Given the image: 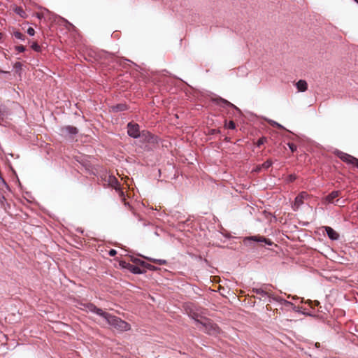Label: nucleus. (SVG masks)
<instances>
[{
    "label": "nucleus",
    "instance_id": "obj_19",
    "mask_svg": "<svg viewBox=\"0 0 358 358\" xmlns=\"http://www.w3.org/2000/svg\"><path fill=\"white\" fill-rule=\"evenodd\" d=\"M161 142L162 139L158 136L152 134L148 144H150L152 148H155Z\"/></svg>",
    "mask_w": 358,
    "mask_h": 358
},
{
    "label": "nucleus",
    "instance_id": "obj_37",
    "mask_svg": "<svg viewBox=\"0 0 358 358\" xmlns=\"http://www.w3.org/2000/svg\"><path fill=\"white\" fill-rule=\"evenodd\" d=\"M31 48L36 52L41 51V47L36 43H34L31 45Z\"/></svg>",
    "mask_w": 358,
    "mask_h": 358
},
{
    "label": "nucleus",
    "instance_id": "obj_50",
    "mask_svg": "<svg viewBox=\"0 0 358 358\" xmlns=\"http://www.w3.org/2000/svg\"><path fill=\"white\" fill-rule=\"evenodd\" d=\"M155 234L158 236V233L157 231L155 232Z\"/></svg>",
    "mask_w": 358,
    "mask_h": 358
},
{
    "label": "nucleus",
    "instance_id": "obj_41",
    "mask_svg": "<svg viewBox=\"0 0 358 358\" xmlns=\"http://www.w3.org/2000/svg\"><path fill=\"white\" fill-rule=\"evenodd\" d=\"M262 165H257L255 168L254 171L259 173V172H260L262 171Z\"/></svg>",
    "mask_w": 358,
    "mask_h": 358
},
{
    "label": "nucleus",
    "instance_id": "obj_1",
    "mask_svg": "<svg viewBox=\"0 0 358 358\" xmlns=\"http://www.w3.org/2000/svg\"><path fill=\"white\" fill-rule=\"evenodd\" d=\"M108 324L115 329L120 332L127 331L130 330L131 325L124 320H122L117 316L111 315L107 318L106 322Z\"/></svg>",
    "mask_w": 358,
    "mask_h": 358
},
{
    "label": "nucleus",
    "instance_id": "obj_43",
    "mask_svg": "<svg viewBox=\"0 0 358 358\" xmlns=\"http://www.w3.org/2000/svg\"><path fill=\"white\" fill-rule=\"evenodd\" d=\"M189 220H190V219L187 218L185 221L182 222L181 223H182V224H184V225L189 226Z\"/></svg>",
    "mask_w": 358,
    "mask_h": 358
},
{
    "label": "nucleus",
    "instance_id": "obj_38",
    "mask_svg": "<svg viewBox=\"0 0 358 358\" xmlns=\"http://www.w3.org/2000/svg\"><path fill=\"white\" fill-rule=\"evenodd\" d=\"M15 50L19 52H23L25 51L26 48L24 45H20L15 47Z\"/></svg>",
    "mask_w": 358,
    "mask_h": 358
},
{
    "label": "nucleus",
    "instance_id": "obj_36",
    "mask_svg": "<svg viewBox=\"0 0 358 358\" xmlns=\"http://www.w3.org/2000/svg\"><path fill=\"white\" fill-rule=\"evenodd\" d=\"M220 130L218 129H210L208 130V134H210V135H214V134H220Z\"/></svg>",
    "mask_w": 358,
    "mask_h": 358
},
{
    "label": "nucleus",
    "instance_id": "obj_6",
    "mask_svg": "<svg viewBox=\"0 0 358 358\" xmlns=\"http://www.w3.org/2000/svg\"><path fill=\"white\" fill-rule=\"evenodd\" d=\"M213 102L217 105L222 107L224 109L230 108L232 110V114L235 115V113L241 114V110L236 107L234 104L229 101L228 100L221 97L217 96L213 99Z\"/></svg>",
    "mask_w": 358,
    "mask_h": 358
},
{
    "label": "nucleus",
    "instance_id": "obj_31",
    "mask_svg": "<svg viewBox=\"0 0 358 358\" xmlns=\"http://www.w3.org/2000/svg\"><path fill=\"white\" fill-rule=\"evenodd\" d=\"M287 145L292 153L295 152L297 150V146L293 143L288 142Z\"/></svg>",
    "mask_w": 358,
    "mask_h": 358
},
{
    "label": "nucleus",
    "instance_id": "obj_39",
    "mask_svg": "<svg viewBox=\"0 0 358 358\" xmlns=\"http://www.w3.org/2000/svg\"><path fill=\"white\" fill-rule=\"evenodd\" d=\"M27 34L29 36H34L35 34V30L32 27H29L27 30Z\"/></svg>",
    "mask_w": 358,
    "mask_h": 358
},
{
    "label": "nucleus",
    "instance_id": "obj_24",
    "mask_svg": "<svg viewBox=\"0 0 358 358\" xmlns=\"http://www.w3.org/2000/svg\"><path fill=\"white\" fill-rule=\"evenodd\" d=\"M78 162L80 163L86 173H87L90 171V162L88 161H83V159L78 160Z\"/></svg>",
    "mask_w": 358,
    "mask_h": 358
},
{
    "label": "nucleus",
    "instance_id": "obj_16",
    "mask_svg": "<svg viewBox=\"0 0 358 358\" xmlns=\"http://www.w3.org/2000/svg\"><path fill=\"white\" fill-rule=\"evenodd\" d=\"M10 115L8 108L0 102V121L6 119Z\"/></svg>",
    "mask_w": 358,
    "mask_h": 358
},
{
    "label": "nucleus",
    "instance_id": "obj_33",
    "mask_svg": "<svg viewBox=\"0 0 358 358\" xmlns=\"http://www.w3.org/2000/svg\"><path fill=\"white\" fill-rule=\"evenodd\" d=\"M296 176L295 174H289L287 178V182H293L296 180Z\"/></svg>",
    "mask_w": 358,
    "mask_h": 358
},
{
    "label": "nucleus",
    "instance_id": "obj_45",
    "mask_svg": "<svg viewBox=\"0 0 358 358\" xmlns=\"http://www.w3.org/2000/svg\"><path fill=\"white\" fill-rule=\"evenodd\" d=\"M315 347H316L317 348H319L320 347V343H316L315 344Z\"/></svg>",
    "mask_w": 358,
    "mask_h": 358
},
{
    "label": "nucleus",
    "instance_id": "obj_2",
    "mask_svg": "<svg viewBox=\"0 0 358 358\" xmlns=\"http://www.w3.org/2000/svg\"><path fill=\"white\" fill-rule=\"evenodd\" d=\"M253 243H264V245L272 246L275 243L268 238L261 235L246 236L243 238V243L247 247H252Z\"/></svg>",
    "mask_w": 358,
    "mask_h": 358
},
{
    "label": "nucleus",
    "instance_id": "obj_52",
    "mask_svg": "<svg viewBox=\"0 0 358 358\" xmlns=\"http://www.w3.org/2000/svg\"><path fill=\"white\" fill-rule=\"evenodd\" d=\"M354 1H355L356 3H358V0H353Z\"/></svg>",
    "mask_w": 358,
    "mask_h": 358
},
{
    "label": "nucleus",
    "instance_id": "obj_51",
    "mask_svg": "<svg viewBox=\"0 0 358 358\" xmlns=\"http://www.w3.org/2000/svg\"><path fill=\"white\" fill-rule=\"evenodd\" d=\"M1 36H2V34L0 33V39L1 38Z\"/></svg>",
    "mask_w": 358,
    "mask_h": 358
},
{
    "label": "nucleus",
    "instance_id": "obj_11",
    "mask_svg": "<svg viewBox=\"0 0 358 358\" xmlns=\"http://www.w3.org/2000/svg\"><path fill=\"white\" fill-rule=\"evenodd\" d=\"M252 292L254 293H256L257 294L261 295V296L264 298L265 299H267L269 302L278 301V299L276 296L269 294L268 292H266L265 290H264L262 288L254 287V288H252Z\"/></svg>",
    "mask_w": 358,
    "mask_h": 358
},
{
    "label": "nucleus",
    "instance_id": "obj_9",
    "mask_svg": "<svg viewBox=\"0 0 358 358\" xmlns=\"http://www.w3.org/2000/svg\"><path fill=\"white\" fill-rule=\"evenodd\" d=\"M323 229V232H324L327 237L333 241H338L340 238L339 234L335 231L331 227L329 226H323L322 227Z\"/></svg>",
    "mask_w": 358,
    "mask_h": 358
},
{
    "label": "nucleus",
    "instance_id": "obj_5",
    "mask_svg": "<svg viewBox=\"0 0 358 358\" xmlns=\"http://www.w3.org/2000/svg\"><path fill=\"white\" fill-rule=\"evenodd\" d=\"M100 178L103 180L107 181L108 185L113 187L115 190V192L118 193H123L122 192L120 185L117 179L115 176L108 175L106 171H101Z\"/></svg>",
    "mask_w": 358,
    "mask_h": 358
},
{
    "label": "nucleus",
    "instance_id": "obj_3",
    "mask_svg": "<svg viewBox=\"0 0 358 358\" xmlns=\"http://www.w3.org/2000/svg\"><path fill=\"white\" fill-rule=\"evenodd\" d=\"M334 155L338 157L341 161L347 164L348 165H352V166L358 169V158L344 152L341 150L336 149L334 152Z\"/></svg>",
    "mask_w": 358,
    "mask_h": 358
},
{
    "label": "nucleus",
    "instance_id": "obj_22",
    "mask_svg": "<svg viewBox=\"0 0 358 358\" xmlns=\"http://www.w3.org/2000/svg\"><path fill=\"white\" fill-rule=\"evenodd\" d=\"M131 260L134 263L136 264L137 266L141 267V268H144V266L146 264V262L143 260H141V259L139 258H137V257H131Z\"/></svg>",
    "mask_w": 358,
    "mask_h": 358
},
{
    "label": "nucleus",
    "instance_id": "obj_18",
    "mask_svg": "<svg viewBox=\"0 0 358 358\" xmlns=\"http://www.w3.org/2000/svg\"><path fill=\"white\" fill-rule=\"evenodd\" d=\"M296 87L298 90V92H304L307 90L308 88L307 82L305 80L301 79L296 82Z\"/></svg>",
    "mask_w": 358,
    "mask_h": 358
},
{
    "label": "nucleus",
    "instance_id": "obj_29",
    "mask_svg": "<svg viewBox=\"0 0 358 358\" xmlns=\"http://www.w3.org/2000/svg\"><path fill=\"white\" fill-rule=\"evenodd\" d=\"M267 141V138L265 136H262L261 138H259L257 142H256V146L257 148H260L264 143H266Z\"/></svg>",
    "mask_w": 358,
    "mask_h": 358
},
{
    "label": "nucleus",
    "instance_id": "obj_12",
    "mask_svg": "<svg viewBox=\"0 0 358 358\" xmlns=\"http://www.w3.org/2000/svg\"><path fill=\"white\" fill-rule=\"evenodd\" d=\"M62 135H64L69 138H73L74 136L78 134V129L73 126H66L61 129Z\"/></svg>",
    "mask_w": 358,
    "mask_h": 358
},
{
    "label": "nucleus",
    "instance_id": "obj_30",
    "mask_svg": "<svg viewBox=\"0 0 358 358\" xmlns=\"http://www.w3.org/2000/svg\"><path fill=\"white\" fill-rule=\"evenodd\" d=\"M225 127L229 129H234L236 128V124L233 120H230L228 122H225Z\"/></svg>",
    "mask_w": 358,
    "mask_h": 358
},
{
    "label": "nucleus",
    "instance_id": "obj_48",
    "mask_svg": "<svg viewBox=\"0 0 358 358\" xmlns=\"http://www.w3.org/2000/svg\"><path fill=\"white\" fill-rule=\"evenodd\" d=\"M225 140H226L227 141H229V138H227V137L225 138Z\"/></svg>",
    "mask_w": 358,
    "mask_h": 358
},
{
    "label": "nucleus",
    "instance_id": "obj_4",
    "mask_svg": "<svg viewBox=\"0 0 358 358\" xmlns=\"http://www.w3.org/2000/svg\"><path fill=\"white\" fill-rule=\"evenodd\" d=\"M119 267L122 270L130 271L134 275H141L146 273V270L137 265L131 264L124 260H120L118 262Z\"/></svg>",
    "mask_w": 358,
    "mask_h": 358
},
{
    "label": "nucleus",
    "instance_id": "obj_42",
    "mask_svg": "<svg viewBox=\"0 0 358 358\" xmlns=\"http://www.w3.org/2000/svg\"><path fill=\"white\" fill-rule=\"evenodd\" d=\"M91 175H94L96 176L99 178V175L94 172V169L91 166V171H90Z\"/></svg>",
    "mask_w": 358,
    "mask_h": 358
},
{
    "label": "nucleus",
    "instance_id": "obj_25",
    "mask_svg": "<svg viewBox=\"0 0 358 358\" xmlns=\"http://www.w3.org/2000/svg\"><path fill=\"white\" fill-rule=\"evenodd\" d=\"M270 123L273 127H278L279 129H284V130L291 133V131H289L288 129H287L283 125L280 124V123H278V122H275L274 120H270Z\"/></svg>",
    "mask_w": 358,
    "mask_h": 358
},
{
    "label": "nucleus",
    "instance_id": "obj_28",
    "mask_svg": "<svg viewBox=\"0 0 358 358\" xmlns=\"http://www.w3.org/2000/svg\"><path fill=\"white\" fill-rule=\"evenodd\" d=\"M305 303L308 304L309 306H310L311 308H314L315 306H319L320 304V302L317 300L315 301H312V300H310V299H308L305 301Z\"/></svg>",
    "mask_w": 358,
    "mask_h": 358
},
{
    "label": "nucleus",
    "instance_id": "obj_32",
    "mask_svg": "<svg viewBox=\"0 0 358 358\" xmlns=\"http://www.w3.org/2000/svg\"><path fill=\"white\" fill-rule=\"evenodd\" d=\"M334 204L340 207H343L345 205V200L341 199H337L335 200Z\"/></svg>",
    "mask_w": 358,
    "mask_h": 358
},
{
    "label": "nucleus",
    "instance_id": "obj_21",
    "mask_svg": "<svg viewBox=\"0 0 358 358\" xmlns=\"http://www.w3.org/2000/svg\"><path fill=\"white\" fill-rule=\"evenodd\" d=\"M145 258H146L147 259H148L149 261H150L152 262L157 263L159 265H165L167 264V261L165 259H155V258L146 257H145Z\"/></svg>",
    "mask_w": 358,
    "mask_h": 358
},
{
    "label": "nucleus",
    "instance_id": "obj_7",
    "mask_svg": "<svg viewBox=\"0 0 358 358\" xmlns=\"http://www.w3.org/2000/svg\"><path fill=\"white\" fill-rule=\"evenodd\" d=\"M127 135L134 139L138 138L141 136V130H140V126L137 123L129 122L127 125Z\"/></svg>",
    "mask_w": 358,
    "mask_h": 358
},
{
    "label": "nucleus",
    "instance_id": "obj_20",
    "mask_svg": "<svg viewBox=\"0 0 358 358\" xmlns=\"http://www.w3.org/2000/svg\"><path fill=\"white\" fill-rule=\"evenodd\" d=\"M127 110V106L125 103H117L111 106V110L113 113L122 112Z\"/></svg>",
    "mask_w": 358,
    "mask_h": 358
},
{
    "label": "nucleus",
    "instance_id": "obj_10",
    "mask_svg": "<svg viewBox=\"0 0 358 358\" xmlns=\"http://www.w3.org/2000/svg\"><path fill=\"white\" fill-rule=\"evenodd\" d=\"M91 313H94L96 315L99 316L103 322H106L107 318L110 315V313L104 311L103 309L96 307L95 305L91 303Z\"/></svg>",
    "mask_w": 358,
    "mask_h": 358
},
{
    "label": "nucleus",
    "instance_id": "obj_44",
    "mask_svg": "<svg viewBox=\"0 0 358 358\" xmlns=\"http://www.w3.org/2000/svg\"><path fill=\"white\" fill-rule=\"evenodd\" d=\"M144 148L145 150H150L152 149V148H150L149 145H145Z\"/></svg>",
    "mask_w": 358,
    "mask_h": 358
},
{
    "label": "nucleus",
    "instance_id": "obj_47",
    "mask_svg": "<svg viewBox=\"0 0 358 358\" xmlns=\"http://www.w3.org/2000/svg\"><path fill=\"white\" fill-rule=\"evenodd\" d=\"M284 136L288 139H292V138L289 135H285Z\"/></svg>",
    "mask_w": 358,
    "mask_h": 358
},
{
    "label": "nucleus",
    "instance_id": "obj_23",
    "mask_svg": "<svg viewBox=\"0 0 358 358\" xmlns=\"http://www.w3.org/2000/svg\"><path fill=\"white\" fill-rule=\"evenodd\" d=\"M188 316H189V317L190 319H192V320H194L196 324H202V322H203L202 321H201V320H199L198 319L199 315H198V313H195V312H192V311H191V312L189 313Z\"/></svg>",
    "mask_w": 358,
    "mask_h": 358
},
{
    "label": "nucleus",
    "instance_id": "obj_14",
    "mask_svg": "<svg viewBox=\"0 0 358 358\" xmlns=\"http://www.w3.org/2000/svg\"><path fill=\"white\" fill-rule=\"evenodd\" d=\"M341 194V192L338 190H334L327 194L324 198V203L327 204H334L335 199L338 197Z\"/></svg>",
    "mask_w": 358,
    "mask_h": 358
},
{
    "label": "nucleus",
    "instance_id": "obj_27",
    "mask_svg": "<svg viewBox=\"0 0 358 358\" xmlns=\"http://www.w3.org/2000/svg\"><path fill=\"white\" fill-rule=\"evenodd\" d=\"M273 162L271 159H267L262 165V169H268L273 165Z\"/></svg>",
    "mask_w": 358,
    "mask_h": 358
},
{
    "label": "nucleus",
    "instance_id": "obj_34",
    "mask_svg": "<svg viewBox=\"0 0 358 358\" xmlns=\"http://www.w3.org/2000/svg\"><path fill=\"white\" fill-rule=\"evenodd\" d=\"M144 268H148V270H150V271H156L158 269L157 267L152 265V264H150L146 262L145 266H144Z\"/></svg>",
    "mask_w": 358,
    "mask_h": 358
},
{
    "label": "nucleus",
    "instance_id": "obj_15",
    "mask_svg": "<svg viewBox=\"0 0 358 358\" xmlns=\"http://www.w3.org/2000/svg\"><path fill=\"white\" fill-rule=\"evenodd\" d=\"M277 301L279 302L280 304L283 305L286 307H291L294 312H299V307L295 306L292 302L287 301L286 299H282L280 297H277Z\"/></svg>",
    "mask_w": 358,
    "mask_h": 358
},
{
    "label": "nucleus",
    "instance_id": "obj_26",
    "mask_svg": "<svg viewBox=\"0 0 358 358\" xmlns=\"http://www.w3.org/2000/svg\"><path fill=\"white\" fill-rule=\"evenodd\" d=\"M13 36L15 38L24 41L25 40V36L22 34L21 32L16 31H14Z\"/></svg>",
    "mask_w": 358,
    "mask_h": 358
},
{
    "label": "nucleus",
    "instance_id": "obj_46",
    "mask_svg": "<svg viewBox=\"0 0 358 358\" xmlns=\"http://www.w3.org/2000/svg\"><path fill=\"white\" fill-rule=\"evenodd\" d=\"M124 60H125V61H127V62H131V63H132L133 64L136 65L134 62H132L131 61H130V60H129V59H125Z\"/></svg>",
    "mask_w": 358,
    "mask_h": 358
},
{
    "label": "nucleus",
    "instance_id": "obj_49",
    "mask_svg": "<svg viewBox=\"0 0 358 358\" xmlns=\"http://www.w3.org/2000/svg\"><path fill=\"white\" fill-rule=\"evenodd\" d=\"M225 237H227V238H230V236H225Z\"/></svg>",
    "mask_w": 358,
    "mask_h": 358
},
{
    "label": "nucleus",
    "instance_id": "obj_8",
    "mask_svg": "<svg viewBox=\"0 0 358 358\" xmlns=\"http://www.w3.org/2000/svg\"><path fill=\"white\" fill-rule=\"evenodd\" d=\"M201 326L205 327L204 332L210 336H215L220 334V329L218 325L215 323L208 322H202L201 324Z\"/></svg>",
    "mask_w": 358,
    "mask_h": 358
},
{
    "label": "nucleus",
    "instance_id": "obj_13",
    "mask_svg": "<svg viewBox=\"0 0 358 358\" xmlns=\"http://www.w3.org/2000/svg\"><path fill=\"white\" fill-rule=\"evenodd\" d=\"M108 55V52L105 51H101L96 52L92 47H91V59L93 57L95 61L98 59H105ZM93 61L91 59V68L93 66L92 65Z\"/></svg>",
    "mask_w": 358,
    "mask_h": 358
},
{
    "label": "nucleus",
    "instance_id": "obj_35",
    "mask_svg": "<svg viewBox=\"0 0 358 358\" xmlns=\"http://www.w3.org/2000/svg\"><path fill=\"white\" fill-rule=\"evenodd\" d=\"M298 313L301 314V315H306V316H310V317H315V315L312 314L310 312H307V311L301 310L300 307H299V312H298Z\"/></svg>",
    "mask_w": 358,
    "mask_h": 358
},
{
    "label": "nucleus",
    "instance_id": "obj_17",
    "mask_svg": "<svg viewBox=\"0 0 358 358\" xmlns=\"http://www.w3.org/2000/svg\"><path fill=\"white\" fill-rule=\"evenodd\" d=\"M151 134L152 133L148 130H141V136L138 137V138L140 139V142L143 143H148Z\"/></svg>",
    "mask_w": 358,
    "mask_h": 358
},
{
    "label": "nucleus",
    "instance_id": "obj_40",
    "mask_svg": "<svg viewBox=\"0 0 358 358\" xmlns=\"http://www.w3.org/2000/svg\"><path fill=\"white\" fill-rule=\"evenodd\" d=\"M117 254V251L115 250V249H110L109 251H108V255L110 256V257H114Z\"/></svg>",
    "mask_w": 358,
    "mask_h": 358
}]
</instances>
